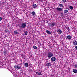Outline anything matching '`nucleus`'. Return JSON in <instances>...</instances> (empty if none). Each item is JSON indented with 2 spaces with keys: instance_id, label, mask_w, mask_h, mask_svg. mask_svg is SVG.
Returning a JSON list of instances; mask_svg holds the SVG:
<instances>
[{
  "instance_id": "nucleus-13",
  "label": "nucleus",
  "mask_w": 77,
  "mask_h": 77,
  "mask_svg": "<svg viewBox=\"0 0 77 77\" xmlns=\"http://www.w3.org/2000/svg\"><path fill=\"white\" fill-rule=\"evenodd\" d=\"M24 66L25 67H28V66L29 65H28V63H25L24 64Z\"/></svg>"
},
{
  "instance_id": "nucleus-31",
  "label": "nucleus",
  "mask_w": 77,
  "mask_h": 77,
  "mask_svg": "<svg viewBox=\"0 0 77 77\" xmlns=\"http://www.w3.org/2000/svg\"><path fill=\"white\" fill-rule=\"evenodd\" d=\"M75 48H76V50H77V46L75 47Z\"/></svg>"
},
{
  "instance_id": "nucleus-21",
  "label": "nucleus",
  "mask_w": 77,
  "mask_h": 77,
  "mask_svg": "<svg viewBox=\"0 0 77 77\" xmlns=\"http://www.w3.org/2000/svg\"><path fill=\"white\" fill-rule=\"evenodd\" d=\"M68 12V10H64V13H67Z\"/></svg>"
},
{
  "instance_id": "nucleus-28",
  "label": "nucleus",
  "mask_w": 77,
  "mask_h": 77,
  "mask_svg": "<svg viewBox=\"0 0 77 77\" xmlns=\"http://www.w3.org/2000/svg\"><path fill=\"white\" fill-rule=\"evenodd\" d=\"M74 66H75V68H77V64L74 65Z\"/></svg>"
},
{
  "instance_id": "nucleus-27",
  "label": "nucleus",
  "mask_w": 77,
  "mask_h": 77,
  "mask_svg": "<svg viewBox=\"0 0 77 77\" xmlns=\"http://www.w3.org/2000/svg\"><path fill=\"white\" fill-rule=\"evenodd\" d=\"M67 30H68V31H69V30H70V29H69V28L68 27L67 28Z\"/></svg>"
},
{
  "instance_id": "nucleus-6",
  "label": "nucleus",
  "mask_w": 77,
  "mask_h": 77,
  "mask_svg": "<svg viewBox=\"0 0 77 77\" xmlns=\"http://www.w3.org/2000/svg\"><path fill=\"white\" fill-rule=\"evenodd\" d=\"M57 32L59 35H61V34H62V31L60 29H59L57 31Z\"/></svg>"
},
{
  "instance_id": "nucleus-14",
  "label": "nucleus",
  "mask_w": 77,
  "mask_h": 77,
  "mask_svg": "<svg viewBox=\"0 0 77 77\" xmlns=\"http://www.w3.org/2000/svg\"><path fill=\"white\" fill-rule=\"evenodd\" d=\"M46 32L47 33V34H48V35H50L51 34V32H50L48 30L46 31Z\"/></svg>"
},
{
  "instance_id": "nucleus-20",
  "label": "nucleus",
  "mask_w": 77,
  "mask_h": 77,
  "mask_svg": "<svg viewBox=\"0 0 77 77\" xmlns=\"http://www.w3.org/2000/svg\"><path fill=\"white\" fill-rule=\"evenodd\" d=\"M69 8L70 9H71V10H72V9H73V7L72 6H70L69 7Z\"/></svg>"
},
{
  "instance_id": "nucleus-19",
  "label": "nucleus",
  "mask_w": 77,
  "mask_h": 77,
  "mask_svg": "<svg viewBox=\"0 0 77 77\" xmlns=\"http://www.w3.org/2000/svg\"><path fill=\"white\" fill-rule=\"evenodd\" d=\"M24 32L25 34V35H27V33H28L27 31H24Z\"/></svg>"
},
{
  "instance_id": "nucleus-24",
  "label": "nucleus",
  "mask_w": 77,
  "mask_h": 77,
  "mask_svg": "<svg viewBox=\"0 0 77 77\" xmlns=\"http://www.w3.org/2000/svg\"><path fill=\"white\" fill-rule=\"evenodd\" d=\"M14 33L15 35H17V34H18V32L17 31H14Z\"/></svg>"
},
{
  "instance_id": "nucleus-5",
  "label": "nucleus",
  "mask_w": 77,
  "mask_h": 77,
  "mask_svg": "<svg viewBox=\"0 0 77 77\" xmlns=\"http://www.w3.org/2000/svg\"><path fill=\"white\" fill-rule=\"evenodd\" d=\"M31 14H32V16H33L34 17L36 15V12H35L34 11L32 12H31Z\"/></svg>"
},
{
  "instance_id": "nucleus-3",
  "label": "nucleus",
  "mask_w": 77,
  "mask_h": 77,
  "mask_svg": "<svg viewBox=\"0 0 77 77\" xmlns=\"http://www.w3.org/2000/svg\"><path fill=\"white\" fill-rule=\"evenodd\" d=\"M56 9L57 11H59L60 12H61V11H62V8H61L59 7L56 8Z\"/></svg>"
},
{
  "instance_id": "nucleus-32",
  "label": "nucleus",
  "mask_w": 77,
  "mask_h": 77,
  "mask_svg": "<svg viewBox=\"0 0 77 77\" xmlns=\"http://www.w3.org/2000/svg\"><path fill=\"white\" fill-rule=\"evenodd\" d=\"M2 18L0 17V21H2Z\"/></svg>"
},
{
  "instance_id": "nucleus-30",
  "label": "nucleus",
  "mask_w": 77,
  "mask_h": 77,
  "mask_svg": "<svg viewBox=\"0 0 77 77\" xmlns=\"http://www.w3.org/2000/svg\"><path fill=\"white\" fill-rule=\"evenodd\" d=\"M66 0H63V3H65V2H66Z\"/></svg>"
},
{
  "instance_id": "nucleus-7",
  "label": "nucleus",
  "mask_w": 77,
  "mask_h": 77,
  "mask_svg": "<svg viewBox=\"0 0 77 77\" xmlns=\"http://www.w3.org/2000/svg\"><path fill=\"white\" fill-rule=\"evenodd\" d=\"M71 38H72V37L71 35H68L67 37V39H69V40H70V39H71Z\"/></svg>"
},
{
  "instance_id": "nucleus-12",
  "label": "nucleus",
  "mask_w": 77,
  "mask_h": 77,
  "mask_svg": "<svg viewBox=\"0 0 77 77\" xmlns=\"http://www.w3.org/2000/svg\"><path fill=\"white\" fill-rule=\"evenodd\" d=\"M37 74H38V75H42V74H41V72L40 71H38L36 72Z\"/></svg>"
},
{
  "instance_id": "nucleus-18",
  "label": "nucleus",
  "mask_w": 77,
  "mask_h": 77,
  "mask_svg": "<svg viewBox=\"0 0 77 77\" xmlns=\"http://www.w3.org/2000/svg\"><path fill=\"white\" fill-rule=\"evenodd\" d=\"M59 6L60 7H63V4H59Z\"/></svg>"
},
{
  "instance_id": "nucleus-8",
  "label": "nucleus",
  "mask_w": 77,
  "mask_h": 77,
  "mask_svg": "<svg viewBox=\"0 0 77 77\" xmlns=\"http://www.w3.org/2000/svg\"><path fill=\"white\" fill-rule=\"evenodd\" d=\"M73 44L75 45H77V41L75 40V41L73 42Z\"/></svg>"
},
{
  "instance_id": "nucleus-17",
  "label": "nucleus",
  "mask_w": 77,
  "mask_h": 77,
  "mask_svg": "<svg viewBox=\"0 0 77 77\" xmlns=\"http://www.w3.org/2000/svg\"><path fill=\"white\" fill-rule=\"evenodd\" d=\"M4 54H5V55H6V53H7V51L5 50L4 51Z\"/></svg>"
},
{
  "instance_id": "nucleus-11",
  "label": "nucleus",
  "mask_w": 77,
  "mask_h": 77,
  "mask_svg": "<svg viewBox=\"0 0 77 77\" xmlns=\"http://www.w3.org/2000/svg\"><path fill=\"white\" fill-rule=\"evenodd\" d=\"M17 69H20V70H21L22 69V68H21V66H17Z\"/></svg>"
},
{
  "instance_id": "nucleus-22",
  "label": "nucleus",
  "mask_w": 77,
  "mask_h": 77,
  "mask_svg": "<svg viewBox=\"0 0 77 77\" xmlns=\"http://www.w3.org/2000/svg\"><path fill=\"white\" fill-rule=\"evenodd\" d=\"M33 48L34 49H35V50H36L37 49V47L36 46H34Z\"/></svg>"
},
{
  "instance_id": "nucleus-10",
  "label": "nucleus",
  "mask_w": 77,
  "mask_h": 77,
  "mask_svg": "<svg viewBox=\"0 0 77 77\" xmlns=\"http://www.w3.org/2000/svg\"><path fill=\"white\" fill-rule=\"evenodd\" d=\"M73 71L75 74L77 73V70H76V69H74L73 70Z\"/></svg>"
},
{
  "instance_id": "nucleus-15",
  "label": "nucleus",
  "mask_w": 77,
  "mask_h": 77,
  "mask_svg": "<svg viewBox=\"0 0 77 77\" xmlns=\"http://www.w3.org/2000/svg\"><path fill=\"white\" fill-rule=\"evenodd\" d=\"M32 6L33 8H35L37 7V5H36V4H33Z\"/></svg>"
},
{
  "instance_id": "nucleus-23",
  "label": "nucleus",
  "mask_w": 77,
  "mask_h": 77,
  "mask_svg": "<svg viewBox=\"0 0 77 77\" xmlns=\"http://www.w3.org/2000/svg\"><path fill=\"white\" fill-rule=\"evenodd\" d=\"M17 67L18 66L15 65L14 66V68H15V69H17Z\"/></svg>"
},
{
  "instance_id": "nucleus-16",
  "label": "nucleus",
  "mask_w": 77,
  "mask_h": 77,
  "mask_svg": "<svg viewBox=\"0 0 77 77\" xmlns=\"http://www.w3.org/2000/svg\"><path fill=\"white\" fill-rule=\"evenodd\" d=\"M55 25H56V23H51V27H53L54 26H55Z\"/></svg>"
},
{
  "instance_id": "nucleus-29",
  "label": "nucleus",
  "mask_w": 77,
  "mask_h": 77,
  "mask_svg": "<svg viewBox=\"0 0 77 77\" xmlns=\"http://www.w3.org/2000/svg\"><path fill=\"white\" fill-rule=\"evenodd\" d=\"M48 26L50 27H51V23H49L48 24Z\"/></svg>"
},
{
  "instance_id": "nucleus-2",
  "label": "nucleus",
  "mask_w": 77,
  "mask_h": 77,
  "mask_svg": "<svg viewBox=\"0 0 77 77\" xmlns=\"http://www.w3.org/2000/svg\"><path fill=\"white\" fill-rule=\"evenodd\" d=\"M26 23H22L20 26V27L23 29H24V28H25L26 27Z\"/></svg>"
},
{
  "instance_id": "nucleus-25",
  "label": "nucleus",
  "mask_w": 77,
  "mask_h": 77,
  "mask_svg": "<svg viewBox=\"0 0 77 77\" xmlns=\"http://www.w3.org/2000/svg\"><path fill=\"white\" fill-rule=\"evenodd\" d=\"M60 15H61V16H63V13L62 12L60 13Z\"/></svg>"
},
{
  "instance_id": "nucleus-4",
  "label": "nucleus",
  "mask_w": 77,
  "mask_h": 77,
  "mask_svg": "<svg viewBox=\"0 0 77 77\" xmlns=\"http://www.w3.org/2000/svg\"><path fill=\"white\" fill-rule=\"evenodd\" d=\"M51 60L52 62H54L56 60V57H52L51 58Z\"/></svg>"
},
{
  "instance_id": "nucleus-1",
  "label": "nucleus",
  "mask_w": 77,
  "mask_h": 77,
  "mask_svg": "<svg viewBox=\"0 0 77 77\" xmlns=\"http://www.w3.org/2000/svg\"><path fill=\"white\" fill-rule=\"evenodd\" d=\"M47 56L49 59H50L51 57L53 56V54L51 52H49L47 54Z\"/></svg>"
},
{
  "instance_id": "nucleus-9",
  "label": "nucleus",
  "mask_w": 77,
  "mask_h": 77,
  "mask_svg": "<svg viewBox=\"0 0 77 77\" xmlns=\"http://www.w3.org/2000/svg\"><path fill=\"white\" fill-rule=\"evenodd\" d=\"M47 67H49V66H51V64L50 63H48L46 64Z\"/></svg>"
},
{
  "instance_id": "nucleus-26",
  "label": "nucleus",
  "mask_w": 77,
  "mask_h": 77,
  "mask_svg": "<svg viewBox=\"0 0 77 77\" xmlns=\"http://www.w3.org/2000/svg\"><path fill=\"white\" fill-rule=\"evenodd\" d=\"M5 32H8L9 31V30L8 29H5Z\"/></svg>"
}]
</instances>
